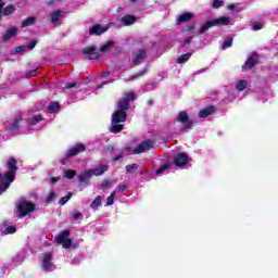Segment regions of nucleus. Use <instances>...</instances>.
<instances>
[{
    "mask_svg": "<svg viewBox=\"0 0 278 278\" xmlns=\"http://www.w3.org/2000/svg\"><path fill=\"white\" fill-rule=\"evenodd\" d=\"M236 89L239 90V92H242V90H247V80H239L236 85Z\"/></svg>",
    "mask_w": 278,
    "mask_h": 278,
    "instance_id": "nucleus-30",
    "label": "nucleus"
},
{
    "mask_svg": "<svg viewBox=\"0 0 278 278\" xmlns=\"http://www.w3.org/2000/svg\"><path fill=\"white\" fill-rule=\"evenodd\" d=\"M110 186H112V181L105 179L102 181V184L98 188L99 190H103L105 188H110Z\"/></svg>",
    "mask_w": 278,
    "mask_h": 278,
    "instance_id": "nucleus-37",
    "label": "nucleus"
},
{
    "mask_svg": "<svg viewBox=\"0 0 278 278\" xmlns=\"http://www.w3.org/2000/svg\"><path fill=\"white\" fill-rule=\"evenodd\" d=\"M101 203H103V197L98 195L90 204L91 210H97V207H101Z\"/></svg>",
    "mask_w": 278,
    "mask_h": 278,
    "instance_id": "nucleus-27",
    "label": "nucleus"
},
{
    "mask_svg": "<svg viewBox=\"0 0 278 278\" xmlns=\"http://www.w3.org/2000/svg\"><path fill=\"white\" fill-rule=\"evenodd\" d=\"M148 105H153V100H148Z\"/></svg>",
    "mask_w": 278,
    "mask_h": 278,
    "instance_id": "nucleus-59",
    "label": "nucleus"
},
{
    "mask_svg": "<svg viewBox=\"0 0 278 278\" xmlns=\"http://www.w3.org/2000/svg\"><path fill=\"white\" fill-rule=\"evenodd\" d=\"M190 42H192V37H187L185 39V45H190Z\"/></svg>",
    "mask_w": 278,
    "mask_h": 278,
    "instance_id": "nucleus-55",
    "label": "nucleus"
},
{
    "mask_svg": "<svg viewBox=\"0 0 278 278\" xmlns=\"http://www.w3.org/2000/svg\"><path fill=\"white\" fill-rule=\"evenodd\" d=\"M168 168H170V164L166 163L156 169L155 175H162L164 170H168Z\"/></svg>",
    "mask_w": 278,
    "mask_h": 278,
    "instance_id": "nucleus-33",
    "label": "nucleus"
},
{
    "mask_svg": "<svg viewBox=\"0 0 278 278\" xmlns=\"http://www.w3.org/2000/svg\"><path fill=\"white\" fill-rule=\"evenodd\" d=\"M212 8L214 10H218V8H223V1H220V0H213Z\"/></svg>",
    "mask_w": 278,
    "mask_h": 278,
    "instance_id": "nucleus-40",
    "label": "nucleus"
},
{
    "mask_svg": "<svg viewBox=\"0 0 278 278\" xmlns=\"http://www.w3.org/2000/svg\"><path fill=\"white\" fill-rule=\"evenodd\" d=\"M72 198H73V192H68L67 195L60 199L59 205H66V202L71 201Z\"/></svg>",
    "mask_w": 278,
    "mask_h": 278,
    "instance_id": "nucleus-31",
    "label": "nucleus"
},
{
    "mask_svg": "<svg viewBox=\"0 0 278 278\" xmlns=\"http://www.w3.org/2000/svg\"><path fill=\"white\" fill-rule=\"evenodd\" d=\"M92 177H94L92 174V169L85 170L80 175H78V181L80 184H85V186H88V181L91 180Z\"/></svg>",
    "mask_w": 278,
    "mask_h": 278,
    "instance_id": "nucleus-15",
    "label": "nucleus"
},
{
    "mask_svg": "<svg viewBox=\"0 0 278 278\" xmlns=\"http://www.w3.org/2000/svg\"><path fill=\"white\" fill-rule=\"evenodd\" d=\"M149 71L144 67L142 71H139L137 74L130 75L128 77V81H136V79H140V77H144Z\"/></svg>",
    "mask_w": 278,
    "mask_h": 278,
    "instance_id": "nucleus-23",
    "label": "nucleus"
},
{
    "mask_svg": "<svg viewBox=\"0 0 278 278\" xmlns=\"http://www.w3.org/2000/svg\"><path fill=\"white\" fill-rule=\"evenodd\" d=\"M3 5H5V3L1 2L0 3V21H2L3 18V12H1V10H3Z\"/></svg>",
    "mask_w": 278,
    "mask_h": 278,
    "instance_id": "nucleus-52",
    "label": "nucleus"
},
{
    "mask_svg": "<svg viewBox=\"0 0 278 278\" xmlns=\"http://www.w3.org/2000/svg\"><path fill=\"white\" fill-rule=\"evenodd\" d=\"M131 1H136V0H131Z\"/></svg>",
    "mask_w": 278,
    "mask_h": 278,
    "instance_id": "nucleus-62",
    "label": "nucleus"
},
{
    "mask_svg": "<svg viewBox=\"0 0 278 278\" xmlns=\"http://www.w3.org/2000/svg\"><path fill=\"white\" fill-rule=\"evenodd\" d=\"M71 88H77V81L70 83L65 85L66 90H71Z\"/></svg>",
    "mask_w": 278,
    "mask_h": 278,
    "instance_id": "nucleus-46",
    "label": "nucleus"
},
{
    "mask_svg": "<svg viewBox=\"0 0 278 278\" xmlns=\"http://www.w3.org/2000/svg\"><path fill=\"white\" fill-rule=\"evenodd\" d=\"M4 186H5V180H3V174L0 173V194L5 192V190H3Z\"/></svg>",
    "mask_w": 278,
    "mask_h": 278,
    "instance_id": "nucleus-39",
    "label": "nucleus"
},
{
    "mask_svg": "<svg viewBox=\"0 0 278 278\" xmlns=\"http://www.w3.org/2000/svg\"><path fill=\"white\" fill-rule=\"evenodd\" d=\"M62 164H66V161H62Z\"/></svg>",
    "mask_w": 278,
    "mask_h": 278,
    "instance_id": "nucleus-60",
    "label": "nucleus"
},
{
    "mask_svg": "<svg viewBox=\"0 0 278 278\" xmlns=\"http://www.w3.org/2000/svg\"><path fill=\"white\" fill-rule=\"evenodd\" d=\"M108 29V27H103L101 24H94L89 30V36H102V34H105Z\"/></svg>",
    "mask_w": 278,
    "mask_h": 278,
    "instance_id": "nucleus-14",
    "label": "nucleus"
},
{
    "mask_svg": "<svg viewBox=\"0 0 278 278\" xmlns=\"http://www.w3.org/2000/svg\"><path fill=\"white\" fill-rule=\"evenodd\" d=\"M109 197H112L114 199L116 197V191L111 192Z\"/></svg>",
    "mask_w": 278,
    "mask_h": 278,
    "instance_id": "nucleus-58",
    "label": "nucleus"
},
{
    "mask_svg": "<svg viewBox=\"0 0 278 278\" xmlns=\"http://www.w3.org/2000/svg\"><path fill=\"white\" fill-rule=\"evenodd\" d=\"M122 23L125 25V27H129L130 25H134L136 23L137 18L135 15H125L122 17Z\"/></svg>",
    "mask_w": 278,
    "mask_h": 278,
    "instance_id": "nucleus-21",
    "label": "nucleus"
},
{
    "mask_svg": "<svg viewBox=\"0 0 278 278\" xmlns=\"http://www.w3.org/2000/svg\"><path fill=\"white\" fill-rule=\"evenodd\" d=\"M17 162L16 159L10 157L7 163V168L9 169L8 173L2 174V179L4 181V187L2 190H8L14 179H16V170H18V167L16 166Z\"/></svg>",
    "mask_w": 278,
    "mask_h": 278,
    "instance_id": "nucleus-2",
    "label": "nucleus"
},
{
    "mask_svg": "<svg viewBox=\"0 0 278 278\" xmlns=\"http://www.w3.org/2000/svg\"><path fill=\"white\" fill-rule=\"evenodd\" d=\"M53 201H55V192L51 191L46 199V203H53Z\"/></svg>",
    "mask_w": 278,
    "mask_h": 278,
    "instance_id": "nucleus-38",
    "label": "nucleus"
},
{
    "mask_svg": "<svg viewBox=\"0 0 278 278\" xmlns=\"http://www.w3.org/2000/svg\"><path fill=\"white\" fill-rule=\"evenodd\" d=\"M118 160H123V155H116L114 159H113V162H118Z\"/></svg>",
    "mask_w": 278,
    "mask_h": 278,
    "instance_id": "nucleus-56",
    "label": "nucleus"
},
{
    "mask_svg": "<svg viewBox=\"0 0 278 278\" xmlns=\"http://www.w3.org/2000/svg\"><path fill=\"white\" fill-rule=\"evenodd\" d=\"M126 151H129V148H126Z\"/></svg>",
    "mask_w": 278,
    "mask_h": 278,
    "instance_id": "nucleus-61",
    "label": "nucleus"
},
{
    "mask_svg": "<svg viewBox=\"0 0 278 278\" xmlns=\"http://www.w3.org/2000/svg\"><path fill=\"white\" fill-rule=\"evenodd\" d=\"M193 18H194V13L186 12V13L180 14L177 17L176 23H177V25H181L184 23H190V21Z\"/></svg>",
    "mask_w": 278,
    "mask_h": 278,
    "instance_id": "nucleus-16",
    "label": "nucleus"
},
{
    "mask_svg": "<svg viewBox=\"0 0 278 278\" xmlns=\"http://www.w3.org/2000/svg\"><path fill=\"white\" fill-rule=\"evenodd\" d=\"M72 220H84V214L80 212H75L71 214Z\"/></svg>",
    "mask_w": 278,
    "mask_h": 278,
    "instance_id": "nucleus-34",
    "label": "nucleus"
},
{
    "mask_svg": "<svg viewBox=\"0 0 278 278\" xmlns=\"http://www.w3.org/2000/svg\"><path fill=\"white\" fill-rule=\"evenodd\" d=\"M258 62H260V55L253 52L248 56L247 61L242 65V68L243 71H251V68H253V66H256Z\"/></svg>",
    "mask_w": 278,
    "mask_h": 278,
    "instance_id": "nucleus-9",
    "label": "nucleus"
},
{
    "mask_svg": "<svg viewBox=\"0 0 278 278\" xmlns=\"http://www.w3.org/2000/svg\"><path fill=\"white\" fill-rule=\"evenodd\" d=\"M110 169L109 165H101L100 167L92 169V175L96 177H101V175H104Z\"/></svg>",
    "mask_w": 278,
    "mask_h": 278,
    "instance_id": "nucleus-22",
    "label": "nucleus"
},
{
    "mask_svg": "<svg viewBox=\"0 0 278 278\" xmlns=\"http://www.w3.org/2000/svg\"><path fill=\"white\" fill-rule=\"evenodd\" d=\"M26 75L27 77H36V75H38V70H33L28 72Z\"/></svg>",
    "mask_w": 278,
    "mask_h": 278,
    "instance_id": "nucleus-47",
    "label": "nucleus"
},
{
    "mask_svg": "<svg viewBox=\"0 0 278 278\" xmlns=\"http://www.w3.org/2000/svg\"><path fill=\"white\" fill-rule=\"evenodd\" d=\"M63 177L65 179H75V177H77V170L66 169V170L63 172Z\"/></svg>",
    "mask_w": 278,
    "mask_h": 278,
    "instance_id": "nucleus-25",
    "label": "nucleus"
},
{
    "mask_svg": "<svg viewBox=\"0 0 278 278\" xmlns=\"http://www.w3.org/2000/svg\"><path fill=\"white\" fill-rule=\"evenodd\" d=\"M53 254L52 253H46L42 255L41 257V268L42 270H45L46 273H49V270H51V268H53Z\"/></svg>",
    "mask_w": 278,
    "mask_h": 278,
    "instance_id": "nucleus-10",
    "label": "nucleus"
},
{
    "mask_svg": "<svg viewBox=\"0 0 278 278\" xmlns=\"http://www.w3.org/2000/svg\"><path fill=\"white\" fill-rule=\"evenodd\" d=\"M68 236H71V230L65 229L56 237L58 244H62L63 249L73 247V239L68 238Z\"/></svg>",
    "mask_w": 278,
    "mask_h": 278,
    "instance_id": "nucleus-6",
    "label": "nucleus"
},
{
    "mask_svg": "<svg viewBox=\"0 0 278 278\" xmlns=\"http://www.w3.org/2000/svg\"><path fill=\"white\" fill-rule=\"evenodd\" d=\"M136 101V92L125 91L116 102V110L111 116V134H121L127 123V111L131 110V102Z\"/></svg>",
    "mask_w": 278,
    "mask_h": 278,
    "instance_id": "nucleus-1",
    "label": "nucleus"
},
{
    "mask_svg": "<svg viewBox=\"0 0 278 278\" xmlns=\"http://www.w3.org/2000/svg\"><path fill=\"white\" fill-rule=\"evenodd\" d=\"M48 112L50 114H55V112H60V102H50L48 104Z\"/></svg>",
    "mask_w": 278,
    "mask_h": 278,
    "instance_id": "nucleus-24",
    "label": "nucleus"
},
{
    "mask_svg": "<svg viewBox=\"0 0 278 278\" xmlns=\"http://www.w3.org/2000/svg\"><path fill=\"white\" fill-rule=\"evenodd\" d=\"M229 10H236V4H228Z\"/></svg>",
    "mask_w": 278,
    "mask_h": 278,
    "instance_id": "nucleus-57",
    "label": "nucleus"
},
{
    "mask_svg": "<svg viewBox=\"0 0 278 278\" xmlns=\"http://www.w3.org/2000/svg\"><path fill=\"white\" fill-rule=\"evenodd\" d=\"M190 162V157L187 153L180 152L174 157V164L175 166H178V168H181V166H187Z\"/></svg>",
    "mask_w": 278,
    "mask_h": 278,
    "instance_id": "nucleus-11",
    "label": "nucleus"
},
{
    "mask_svg": "<svg viewBox=\"0 0 278 278\" xmlns=\"http://www.w3.org/2000/svg\"><path fill=\"white\" fill-rule=\"evenodd\" d=\"M214 112H216V106L210 105V106H206V108L200 110L198 116H199V118H207V116H212V114H214Z\"/></svg>",
    "mask_w": 278,
    "mask_h": 278,
    "instance_id": "nucleus-17",
    "label": "nucleus"
},
{
    "mask_svg": "<svg viewBox=\"0 0 278 278\" xmlns=\"http://www.w3.org/2000/svg\"><path fill=\"white\" fill-rule=\"evenodd\" d=\"M252 29H253L254 31H260V29H264V25H262V24H260V23H257V22H254V23L252 24Z\"/></svg>",
    "mask_w": 278,
    "mask_h": 278,
    "instance_id": "nucleus-41",
    "label": "nucleus"
},
{
    "mask_svg": "<svg viewBox=\"0 0 278 278\" xmlns=\"http://www.w3.org/2000/svg\"><path fill=\"white\" fill-rule=\"evenodd\" d=\"M36 45H38V40H31L29 43H28V49L29 51H31L33 49L36 48Z\"/></svg>",
    "mask_w": 278,
    "mask_h": 278,
    "instance_id": "nucleus-45",
    "label": "nucleus"
},
{
    "mask_svg": "<svg viewBox=\"0 0 278 278\" xmlns=\"http://www.w3.org/2000/svg\"><path fill=\"white\" fill-rule=\"evenodd\" d=\"M16 12V8L14 5L9 4L2 10V16H10V14H14Z\"/></svg>",
    "mask_w": 278,
    "mask_h": 278,
    "instance_id": "nucleus-28",
    "label": "nucleus"
},
{
    "mask_svg": "<svg viewBox=\"0 0 278 278\" xmlns=\"http://www.w3.org/2000/svg\"><path fill=\"white\" fill-rule=\"evenodd\" d=\"M21 121H23V117L21 115H16L13 123L9 125L8 131H18V129H21Z\"/></svg>",
    "mask_w": 278,
    "mask_h": 278,
    "instance_id": "nucleus-18",
    "label": "nucleus"
},
{
    "mask_svg": "<svg viewBox=\"0 0 278 278\" xmlns=\"http://www.w3.org/2000/svg\"><path fill=\"white\" fill-rule=\"evenodd\" d=\"M190 58H192V54L190 52H187V53L178 56L177 63L178 64H186V62H188V60H190Z\"/></svg>",
    "mask_w": 278,
    "mask_h": 278,
    "instance_id": "nucleus-29",
    "label": "nucleus"
},
{
    "mask_svg": "<svg viewBox=\"0 0 278 278\" xmlns=\"http://www.w3.org/2000/svg\"><path fill=\"white\" fill-rule=\"evenodd\" d=\"M40 121H42V115H35L33 116L31 125H36V123H40Z\"/></svg>",
    "mask_w": 278,
    "mask_h": 278,
    "instance_id": "nucleus-44",
    "label": "nucleus"
},
{
    "mask_svg": "<svg viewBox=\"0 0 278 278\" xmlns=\"http://www.w3.org/2000/svg\"><path fill=\"white\" fill-rule=\"evenodd\" d=\"M25 46H20L15 48V53H21L22 51H24Z\"/></svg>",
    "mask_w": 278,
    "mask_h": 278,
    "instance_id": "nucleus-51",
    "label": "nucleus"
},
{
    "mask_svg": "<svg viewBox=\"0 0 278 278\" xmlns=\"http://www.w3.org/2000/svg\"><path fill=\"white\" fill-rule=\"evenodd\" d=\"M18 34V28L12 27L7 30V33L2 36V41L8 42L11 38H14Z\"/></svg>",
    "mask_w": 278,
    "mask_h": 278,
    "instance_id": "nucleus-20",
    "label": "nucleus"
},
{
    "mask_svg": "<svg viewBox=\"0 0 278 278\" xmlns=\"http://www.w3.org/2000/svg\"><path fill=\"white\" fill-rule=\"evenodd\" d=\"M114 79L102 81L100 85H98L97 89L101 90V88H104V86H108V84H114Z\"/></svg>",
    "mask_w": 278,
    "mask_h": 278,
    "instance_id": "nucleus-42",
    "label": "nucleus"
},
{
    "mask_svg": "<svg viewBox=\"0 0 278 278\" xmlns=\"http://www.w3.org/2000/svg\"><path fill=\"white\" fill-rule=\"evenodd\" d=\"M125 168H126V173H134L138 170V164L132 163V164L126 165Z\"/></svg>",
    "mask_w": 278,
    "mask_h": 278,
    "instance_id": "nucleus-35",
    "label": "nucleus"
},
{
    "mask_svg": "<svg viewBox=\"0 0 278 278\" xmlns=\"http://www.w3.org/2000/svg\"><path fill=\"white\" fill-rule=\"evenodd\" d=\"M64 11L62 10H55L50 14V23H52V25H55V23H58L59 21H62V18H64V16L62 15Z\"/></svg>",
    "mask_w": 278,
    "mask_h": 278,
    "instance_id": "nucleus-19",
    "label": "nucleus"
},
{
    "mask_svg": "<svg viewBox=\"0 0 278 278\" xmlns=\"http://www.w3.org/2000/svg\"><path fill=\"white\" fill-rule=\"evenodd\" d=\"M186 31H189V34L194 33V25L187 26Z\"/></svg>",
    "mask_w": 278,
    "mask_h": 278,
    "instance_id": "nucleus-50",
    "label": "nucleus"
},
{
    "mask_svg": "<svg viewBox=\"0 0 278 278\" xmlns=\"http://www.w3.org/2000/svg\"><path fill=\"white\" fill-rule=\"evenodd\" d=\"M111 47H114V41H108L106 45L100 47L101 53H108Z\"/></svg>",
    "mask_w": 278,
    "mask_h": 278,
    "instance_id": "nucleus-32",
    "label": "nucleus"
},
{
    "mask_svg": "<svg viewBox=\"0 0 278 278\" xmlns=\"http://www.w3.org/2000/svg\"><path fill=\"white\" fill-rule=\"evenodd\" d=\"M86 151V144L81 142H77L75 146H72L66 152L65 156L67 157H75L79 155V153H84Z\"/></svg>",
    "mask_w": 278,
    "mask_h": 278,
    "instance_id": "nucleus-8",
    "label": "nucleus"
},
{
    "mask_svg": "<svg viewBox=\"0 0 278 278\" xmlns=\"http://www.w3.org/2000/svg\"><path fill=\"white\" fill-rule=\"evenodd\" d=\"M177 121L182 125L181 131H186V129H192V127H194V119H190V115H188V112L186 111H180L178 113Z\"/></svg>",
    "mask_w": 278,
    "mask_h": 278,
    "instance_id": "nucleus-5",
    "label": "nucleus"
},
{
    "mask_svg": "<svg viewBox=\"0 0 278 278\" xmlns=\"http://www.w3.org/2000/svg\"><path fill=\"white\" fill-rule=\"evenodd\" d=\"M231 45H233V38H230V39L224 41L223 46H222L223 51H225L226 49H229V47H231Z\"/></svg>",
    "mask_w": 278,
    "mask_h": 278,
    "instance_id": "nucleus-36",
    "label": "nucleus"
},
{
    "mask_svg": "<svg viewBox=\"0 0 278 278\" xmlns=\"http://www.w3.org/2000/svg\"><path fill=\"white\" fill-rule=\"evenodd\" d=\"M110 75H111L110 71H106V72H103V73L100 75V77L105 78V77H110Z\"/></svg>",
    "mask_w": 278,
    "mask_h": 278,
    "instance_id": "nucleus-53",
    "label": "nucleus"
},
{
    "mask_svg": "<svg viewBox=\"0 0 278 278\" xmlns=\"http://www.w3.org/2000/svg\"><path fill=\"white\" fill-rule=\"evenodd\" d=\"M83 55H89L90 60H99L101 58V54L97 52L96 46H89L87 48L81 49Z\"/></svg>",
    "mask_w": 278,
    "mask_h": 278,
    "instance_id": "nucleus-12",
    "label": "nucleus"
},
{
    "mask_svg": "<svg viewBox=\"0 0 278 278\" xmlns=\"http://www.w3.org/2000/svg\"><path fill=\"white\" fill-rule=\"evenodd\" d=\"M4 233H10V235H12V233H16V227L15 226H9V227H7L5 228V230H4Z\"/></svg>",
    "mask_w": 278,
    "mask_h": 278,
    "instance_id": "nucleus-43",
    "label": "nucleus"
},
{
    "mask_svg": "<svg viewBox=\"0 0 278 278\" xmlns=\"http://www.w3.org/2000/svg\"><path fill=\"white\" fill-rule=\"evenodd\" d=\"M153 140L147 139L146 141H142L137 148L132 150V153L135 155H140V153H147V151H151L153 149Z\"/></svg>",
    "mask_w": 278,
    "mask_h": 278,
    "instance_id": "nucleus-7",
    "label": "nucleus"
},
{
    "mask_svg": "<svg viewBox=\"0 0 278 278\" xmlns=\"http://www.w3.org/2000/svg\"><path fill=\"white\" fill-rule=\"evenodd\" d=\"M16 210L20 214V217L25 218V216H28V214L36 212V204L31 201H28L27 198H21L16 204Z\"/></svg>",
    "mask_w": 278,
    "mask_h": 278,
    "instance_id": "nucleus-3",
    "label": "nucleus"
},
{
    "mask_svg": "<svg viewBox=\"0 0 278 278\" xmlns=\"http://www.w3.org/2000/svg\"><path fill=\"white\" fill-rule=\"evenodd\" d=\"M2 0H0V3H1Z\"/></svg>",
    "mask_w": 278,
    "mask_h": 278,
    "instance_id": "nucleus-63",
    "label": "nucleus"
},
{
    "mask_svg": "<svg viewBox=\"0 0 278 278\" xmlns=\"http://www.w3.org/2000/svg\"><path fill=\"white\" fill-rule=\"evenodd\" d=\"M31 25H36V17L34 16H29L22 22V28L31 27Z\"/></svg>",
    "mask_w": 278,
    "mask_h": 278,
    "instance_id": "nucleus-26",
    "label": "nucleus"
},
{
    "mask_svg": "<svg viewBox=\"0 0 278 278\" xmlns=\"http://www.w3.org/2000/svg\"><path fill=\"white\" fill-rule=\"evenodd\" d=\"M144 60H147V50L144 49H140L137 51V53L135 54L134 59H132V64L135 66H139L140 62H144Z\"/></svg>",
    "mask_w": 278,
    "mask_h": 278,
    "instance_id": "nucleus-13",
    "label": "nucleus"
},
{
    "mask_svg": "<svg viewBox=\"0 0 278 278\" xmlns=\"http://www.w3.org/2000/svg\"><path fill=\"white\" fill-rule=\"evenodd\" d=\"M231 20L227 16H222L215 20L206 21L200 28L199 34H205L211 27H218V25H229Z\"/></svg>",
    "mask_w": 278,
    "mask_h": 278,
    "instance_id": "nucleus-4",
    "label": "nucleus"
},
{
    "mask_svg": "<svg viewBox=\"0 0 278 278\" xmlns=\"http://www.w3.org/2000/svg\"><path fill=\"white\" fill-rule=\"evenodd\" d=\"M50 181L51 184H58V181H60V177H51Z\"/></svg>",
    "mask_w": 278,
    "mask_h": 278,
    "instance_id": "nucleus-54",
    "label": "nucleus"
},
{
    "mask_svg": "<svg viewBox=\"0 0 278 278\" xmlns=\"http://www.w3.org/2000/svg\"><path fill=\"white\" fill-rule=\"evenodd\" d=\"M118 192H125V190H127V186L126 185H118Z\"/></svg>",
    "mask_w": 278,
    "mask_h": 278,
    "instance_id": "nucleus-49",
    "label": "nucleus"
},
{
    "mask_svg": "<svg viewBox=\"0 0 278 278\" xmlns=\"http://www.w3.org/2000/svg\"><path fill=\"white\" fill-rule=\"evenodd\" d=\"M106 205L110 206V205H114V198L113 197H110L106 199Z\"/></svg>",
    "mask_w": 278,
    "mask_h": 278,
    "instance_id": "nucleus-48",
    "label": "nucleus"
}]
</instances>
